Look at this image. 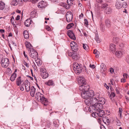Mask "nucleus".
Listing matches in <instances>:
<instances>
[{
  "label": "nucleus",
  "instance_id": "nucleus-1",
  "mask_svg": "<svg viewBox=\"0 0 129 129\" xmlns=\"http://www.w3.org/2000/svg\"><path fill=\"white\" fill-rule=\"evenodd\" d=\"M86 92L82 93L81 96L83 98L85 99L84 102L86 105L91 106V101L90 99V98L93 97L94 95V92L92 90H90L89 92Z\"/></svg>",
  "mask_w": 129,
  "mask_h": 129
},
{
  "label": "nucleus",
  "instance_id": "nucleus-47",
  "mask_svg": "<svg viewBox=\"0 0 129 129\" xmlns=\"http://www.w3.org/2000/svg\"><path fill=\"white\" fill-rule=\"evenodd\" d=\"M123 76L124 77V78L125 79L127 78L128 77V75L126 73H124Z\"/></svg>",
  "mask_w": 129,
  "mask_h": 129
},
{
  "label": "nucleus",
  "instance_id": "nucleus-56",
  "mask_svg": "<svg viewBox=\"0 0 129 129\" xmlns=\"http://www.w3.org/2000/svg\"><path fill=\"white\" fill-rule=\"evenodd\" d=\"M110 71L111 73H112L114 72V70L112 68H111L110 69Z\"/></svg>",
  "mask_w": 129,
  "mask_h": 129
},
{
  "label": "nucleus",
  "instance_id": "nucleus-55",
  "mask_svg": "<svg viewBox=\"0 0 129 129\" xmlns=\"http://www.w3.org/2000/svg\"><path fill=\"white\" fill-rule=\"evenodd\" d=\"M111 95L112 96V97H115V94L113 92H112L111 93Z\"/></svg>",
  "mask_w": 129,
  "mask_h": 129
},
{
  "label": "nucleus",
  "instance_id": "nucleus-46",
  "mask_svg": "<svg viewBox=\"0 0 129 129\" xmlns=\"http://www.w3.org/2000/svg\"><path fill=\"white\" fill-rule=\"evenodd\" d=\"M125 60L127 63L129 64V55L126 56Z\"/></svg>",
  "mask_w": 129,
  "mask_h": 129
},
{
  "label": "nucleus",
  "instance_id": "nucleus-27",
  "mask_svg": "<svg viewBox=\"0 0 129 129\" xmlns=\"http://www.w3.org/2000/svg\"><path fill=\"white\" fill-rule=\"evenodd\" d=\"M67 34L69 37L71 39H73V31L71 30H68L67 32Z\"/></svg>",
  "mask_w": 129,
  "mask_h": 129
},
{
  "label": "nucleus",
  "instance_id": "nucleus-54",
  "mask_svg": "<svg viewBox=\"0 0 129 129\" xmlns=\"http://www.w3.org/2000/svg\"><path fill=\"white\" fill-rule=\"evenodd\" d=\"M89 67L90 68H91L92 69H94L95 68L94 65V64H90Z\"/></svg>",
  "mask_w": 129,
  "mask_h": 129
},
{
  "label": "nucleus",
  "instance_id": "nucleus-61",
  "mask_svg": "<svg viewBox=\"0 0 129 129\" xmlns=\"http://www.w3.org/2000/svg\"><path fill=\"white\" fill-rule=\"evenodd\" d=\"M97 2L98 3H101L102 2V0H96Z\"/></svg>",
  "mask_w": 129,
  "mask_h": 129
},
{
  "label": "nucleus",
  "instance_id": "nucleus-24",
  "mask_svg": "<svg viewBox=\"0 0 129 129\" xmlns=\"http://www.w3.org/2000/svg\"><path fill=\"white\" fill-rule=\"evenodd\" d=\"M25 88L27 92H28L30 90V83L29 82H27L25 84Z\"/></svg>",
  "mask_w": 129,
  "mask_h": 129
},
{
  "label": "nucleus",
  "instance_id": "nucleus-21",
  "mask_svg": "<svg viewBox=\"0 0 129 129\" xmlns=\"http://www.w3.org/2000/svg\"><path fill=\"white\" fill-rule=\"evenodd\" d=\"M105 24L106 27L108 28L111 26V22L110 20L107 19H106L105 21Z\"/></svg>",
  "mask_w": 129,
  "mask_h": 129
},
{
  "label": "nucleus",
  "instance_id": "nucleus-8",
  "mask_svg": "<svg viewBox=\"0 0 129 129\" xmlns=\"http://www.w3.org/2000/svg\"><path fill=\"white\" fill-rule=\"evenodd\" d=\"M2 65L3 67L6 68L9 65V60L7 58H4L2 60Z\"/></svg>",
  "mask_w": 129,
  "mask_h": 129
},
{
  "label": "nucleus",
  "instance_id": "nucleus-22",
  "mask_svg": "<svg viewBox=\"0 0 129 129\" xmlns=\"http://www.w3.org/2000/svg\"><path fill=\"white\" fill-rule=\"evenodd\" d=\"M23 36L25 38L28 39L29 37V35L28 32L26 30H25L23 31Z\"/></svg>",
  "mask_w": 129,
  "mask_h": 129
},
{
  "label": "nucleus",
  "instance_id": "nucleus-51",
  "mask_svg": "<svg viewBox=\"0 0 129 129\" xmlns=\"http://www.w3.org/2000/svg\"><path fill=\"white\" fill-rule=\"evenodd\" d=\"M104 86L107 89H109V87L108 86L106 83H104Z\"/></svg>",
  "mask_w": 129,
  "mask_h": 129
},
{
  "label": "nucleus",
  "instance_id": "nucleus-29",
  "mask_svg": "<svg viewBox=\"0 0 129 129\" xmlns=\"http://www.w3.org/2000/svg\"><path fill=\"white\" fill-rule=\"evenodd\" d=\"M35 61L38 66L39 67L41 65L42 61L41 60H40L39 59H37L36 60H35Z\"/></svg>",
  "mask_w": 129,
  "mask_h": 129
},
{
  "label": "nucleus",
  "instance_id": "nucleus-26",
  "mask_svg": "<svg viewBox=\"0 0 129 129\" xmlns=\"http://www.w3.org/2000/svg\"><path fill=\"white\" fill-rule=\"evenodd\" d=\"M16 77V74L15 73H14L11 75L10 77V80L12 81H13L15 80Z\"/></svg>",
  "mask_w": 129,
  "mask_h": 129
},
{
  "label": "nucleus",
  "instance_id": "nucleus-44",
  "mask_svg": "<svg viewBox=\"0 0 129 129\" xmlns=\"http://www.w3.org/2000/svg\"><path fill=\"white\" fill-rule=\"evenodd\" d=\"M72 53H73L72 51H69L68 52V56L71 57L72 58H73V57L72 56L73 55Z\"/></svg>",
  "mask_w": 129,
  "mask_h": 129
},
{
  "label": "nucleus",
  "instance_id": "nucleus-15",
  "mask_svg": "<svg viewBox=\"0 0 129 129\" xmlns=\"http://www.w3.org/2000/svg\"><path fill=\"white\" fill-rule=\"evenodd\" d=\"M25 44L26 48L28 49L29 51L30 50H31V49H33L32 46L29 42L26 41L25 43Z\"/></svg>",
  "mask_w": 129,
  "mask_h": 129
},
{
  "label": "nucleus",
  "instance_id": "nucleus-58",
  "mask_svg": "<svg viewBox=\"0 0 129 129\" xmlns=\"http://www.w3.org/2000/svg\"><path fill=\"white\" fill-rule=\"evenodd\" d=\"M111 12V10L110 8H108V13L109 14Z\"/></svg>",
  "mask_w": 129,
  "mask_h": 129
},
{
  "label": "nucleus",
  "instance_id": "nucleus-10",
  "mask_svg": "<svg viewBox=\"0 0 129 129\" xmlns=\"http://www.w3.org/2000/svg\"><path fill=\"white\" fill-rule=\"evenodd\" d=\"M82 89H79L80 91H82L81 92V94L82 93H86V92H89L91 90H88L89 89L90 87L87 84L83 86V87H82Z\"/></svg>",
  "mask_w": 129,
  "mask_h": 129
},
{
  "label": "nucleus",
  "instance_id": "nucleus-9",
  "mask_svg": "<svg viewBox=\"0 0 129 129\" xmlns=\"http://www.w3.org/2000/svg\"><path fill=\"white\" fill-rule=\"evenodd\" d=\"M46 70L45 69L42 68L41 69L40 72L41 75L43 79H45L48 77L49 74L46 72Z\"/></svg>",
  "mask_w": 129,
  "mask_h": 129
},
{
  "label": "nucleus",
  "instance_id": "nucleus-40",
  "mask_svg": "<svg viewBox=\"0 0 129 129\" xmlns=\"http://www.w3.org/2000/svg\"><path fill=\"white\" fill-rule=\"evenodd\" d=\"M73 26V23H70L68 24L67 27V29H70L71 27H72Z\"/></svg>",
  "mask_w": 129,
  "mask_h": 129
},
{
  "label": "nucleus",
  "instance_id": "nucleus-52",
  "mask_svg": "<svg viewBox=\"0 0 129 129\" xmlns=\"http://www.w3.org/2000/svg\"><path fill=\"white\" fill-rule=\"evenodd\" d=\"M46 29L48 31H50L51 30V29L50 27L48 26H46Z\"/></svg>",
  "mask_w": 129,
  "mask_h": 129
},
{
  "label": "nucleus",
  "instance_id": "nucleus-41",
  "mask_svg": "<svg viewBox=\"0 0 129 129\" xmlns=\"http://www.w3.org/2000/svg\"><path fill=\"white\" fill-rule=\"evenodd\" d=\"M119 40V39L117 38H113V41L114 42L116 43H118Z\"/></svg>",
  "mask_w": 129,
  "mask_h": 129
},
{
  "label": "nucleus",
  "instance_id": "nucleus-62",
  "mask_svg": "<svg viewBox=\"0 0 129 129\" xmlns=\"http://www.w3.org/2000/svg\"><path fill=\"white\" fill-rule=\"evenodd\" d=\"M125 98L126 99V101L127 102H128L129 101V98L128 97L125 96Z\"/></svg>",
  "mask_w": 129,
  "mask_h": 129
},
{
  "label": "nucleus",
  "instance_id": "nucleus-34",
  "mask_svg": "<svg viewBox=\"0 0 129 129\" xmlns=\"http://www.w3.org/2000/svg\"><path fill=\"white\" fill-rule=\"evenodd\" d=\"M94 39L98 43H100L101 41L100 39H99L98 36L97 34L95 35V36Z\"/></svg>",
  "mask_w": 129,
  "mask_h": 129
},
{
  "label": "nucleus",
  "instance_id": "nucleus-35",
  "mask_svg": "<svg viewBox=\"0 0 129 129\" xmlns=\"http://www.w3.org/2000/svg\"><path fill=\"white\" fill-rule=\"evenodd\" d=\"M100 30L104 32V30L105 29V28L104 26L103 25V24L102 23H101L100 26Z\"/></svg>",
  "mask_w": 129,
  "mask_h": 129
},
{
  "label": "nucleus",
  "instance_id": "nucleus-13",
  "mask_svg": "<svg viewBox=\"0 0 129 129\" xmlns=\"http://www.w3.org/2000/svg\"><path fill=\"white\" fill-rule=\"evenodd\" d=\"M47 4L46 2L42 1L39 3L38 6L39 8L42 9L45 8L47 6Z\"/></svg>",
  "mask_w": 129,
  "mask_h": 129
},
{
  "label": "nucleus",
  "instance_id": "nucleus-38",
  "mask_svg": "<svg viewBox=\"0 0 129 129\" xmlns=\"http://www.w3.org/2000/svg\"><path fill=\"white\" fill-rule=\"evenodd\" d=\"M83 48L86 50H88V46L87 44H83Z\"/></svg>",
  "mask_w": 129,
  "mask_h": 129
},
{
  "label": "nucleus",
  "instance_id": "nucleus-6",
  "mask_svg": "<svg viewBox=\"0 0 129 129\" xmlns=\"http://www.w3.org/2000/svg\"><path fill=\"white\" fill-rule=\"evenodd\" d=\"M29 55L30 57L36 59L38 57V53L33 49H31V50L29 51Z\"/></svg>",
  "mask_w": 129,
  "mask_h": 129
},
{
  "label": "nucleus",
  "instance_id": "nucleus-60",
  "mask_svg": "<svg viewBox=\"0 0 129 129\" xmlns=\"http://www.w3.org/2000/svg\"><path fill=\"white\" fill-rule=\"evenodd\" d=\"M26 76L28 77L29 78H30V79L31 80H33V77H30V76H29V75H26Z\"/></svg>",
  "mask_w": 129,
  "mask_h": 129
},
{
  "label": "nucleus",
  "instance_id": "nucleus-20",
  "mask_svg": "<svg viewBox=\"0 0 129 129\" xmlns=\"http://www.w3.org/2000/svg\"><path fill=\"white\" fill-rule=\"evenodd\" d=\"M97 112L99 113L98 116L100 117H102L105 114L104 111L103 110H100Z\"/></svg>",
  "mask_w": 129,
  "mask_h": 129
},
{
  "label": "nucleus",
  "instance_id": "nucleus-2",
  "mask_svg": "<svg viewBox=\"0 0 129 129\" xmlns=\"http://www.w3.org/2000/svg\"><path fill=\"white\" fill-rule=\"evenodd\" d=\"M78 49V46L77 43L73 41V59L74 60H77L79 58Z\"/></svg>",
  "mask_w": 129,
  "mask_h": 129
},
{
  "label": "nucleus",
  "instance_id": "nucleus-3",
  "mask_svg": "<svg viewBox=\"0 0 129 129\" xmlns=\"http://www.w3.org/2000/svg\"><path fill=\"white\" fill-rule=\"evenodd\" d=\"M78 82L79 85V89H82L83 86L87 84V81L82 76L79 77L78 78Z\"/></svg>",
  "mask_w": 129,
  "mask_h": 129
},
{
  "label": "nucleus",
  "instance_id": "nucleus-45",
  "mask_svg": "<svg viewBox=\"0 0 129 129\" xmlns=\"http://www.w3.org/2000/svg\"><path fill=\"white\" fill-rule=\"evenodd\" d=\"M28 0H23L25 2H26ZM30 1H31L32 3H34L38 1V0H30Z\"/></svg>",
  "mask_w": 129,
  "mask_h": 129
},
{
  "label": "nucleus",
  "instance_id": "nucleus-12",
  "mask_svg": "<svg viewBox=\"0 0 129 129\" xmlns=\"http://www.w3.org/2000/svg\"><path fill=\"white\" fill-rule=\"evenodd\" d=\"M101 72L104 75L107 71V68L106 65L103 63H102L100 65Z\"/></svg>",
  "mask_w": 129,
  "mask_h": 129
},
{
  "label": "nucleus",
  "instance_id": "nucleus-28",
  "mask_svg": "<svg viewBox=\"0 0 129 129\" xmlns=\"http://www.w3.org/2000/svg\"><path fill=\"white\" fill-rule=\"evenodd\" d=\"M5 4L1 1H0V10H3L5 7Z\"/></svg>",
  "mask_w": 129,
  "mask_h": 129
},
{
  "label": "nucleus",
  "instance_id": "nucleus-53",
  "mask_svg": "<svg viewBox=\"0 0 129 129\" xmlns=\"http://www.w3.org/2000/svg\"><path fill=\"white\" fill-rule=\"evenodd\" d=\"M126 81V79L124 78H122L121 79V82H124Z\"/></svg>",
  "mask_w": 129,
  "mask_h": 129
},
{
  "label": "nucleus",
  "instance_id": "nucleus-59",
  "mask_svg": "<svg viewBox=\"0 0 129 129\" xmlns=\"http://www.w3.org/2000/svg\"><path fill=\"white\" fill-rule=\"evenodd\" d=\"M108 129H113L112 127L110 125H108Z\"/></svg>",
  "mask_w": 129,
  "mask_h": 129
},
{
  "label": "nucleus",
  "instance_id": "nucleus-48",
  "mask_svg": "<svg viewBox=\"0 0 129 129\" xmlns=\"http://www.w3.org/2000/svg\"><path fill=\"white\" fill-rule=\"evenodd\" d=\"M119 114H120V116L121 117V113L122 112V109L121 108H119Z\"/></svg>",
  "mask_w": 129,
  "mask_h": 129
},
{
  "label": "nucleus",
  "instance_id": "nucleus-49",
  "mask_svg": "<svg viewBox=\"0 0 129 129\" xmlns=\"http://www.w3.org/2000/svg\"><path fill=\"white\" fill-rule=\"evenodd\" d=\"M121 123L120 122L119 120L117 119V125L118 126H120L121 125Z\"/></svg>",
  "mask_w": 129,
  "mask_h": 129
},
{
  "label": "nucleus",
  "instance_id": "nucleus-14",
  "mask_svg": "<svg viewBox=\"0 0 129 129\" xmlns=\"http://www.w3.org/2000/svg\"><path fill=\"white\" fill-rule=\"evenodd\" d=\"M105 100L102 97L99 98L98 99L97 102L103 106L105 103Z\"/></svg>",
  "mask_w": 129,
  "mask_h": 129
},
{
  "label": "nucleus",
  "instance_id": "nucleus-19",
  "mask_svg": "<svg viewBox=\"0 0 129 129\" xmlns=\"http://www.w3.org/2000/svg\"><path fill=\"white\" fill-rule=\"evenodd\" d=\"M115 46V45L112 43L110 45V49L112 53H114L116 51Z\"/></svg>",
  "mask_w": 129,
  "mask_h": 129
},
{
  "label": "nucleus",
  "instance_id": "nucleus-5",
  "mask_svg": "<svg viewBox=\"0 0 129 129\" xmlns=\"http://www.w3.org/2000/svg\"><path fill=\"white\" fill-rule=\"evenodd\" d=\"M90 108L91 107L92 108L93 111H98L99 110L102 109L103 107L102 105L97 102L96 103H95L94 105L90 106Z\"/></svg>",
  "mask_w": 129,
  "mask_h": 129
},
{
  "label": "nucleus",
  "instance_id": "nucleus-18",
  "mask_svg": "<svg viewBox=\"0 0 129 129\" xmlns=\"http://www.w3.org/2000/svg\"><path fill=\"white\" fill-rule=\"evenodd\" d=\"M90 100H91V106L94 105L95 103H97L98 101L97 98H96L95 97L91 98Z\"/></svg>",
  "mask_w": 129,
  "mask_h": 129
},
{
  "label": "nucleus",
  "instance_id": "nucleus-30",
  "mask_svg": "<svg viewBox=\"0 0 129 129\" xmlns=\"http://www.w3.org/2000/svg\"><path fill=\"white\" fill-rule=\"evenodd\" d=\"M94 111V112L91 114L92 116L93 117L95 118V116L97 117L98 116L99 113H98L96 111Z\"/></svg>",
  "mask_w": 129,
  "mask_h": 129
},
{
  "label": "nucleus",
  "instance_id": "nucleus-16",
  "mask_svg": "<svg viewBox=\"0 0 129 129\" xmlns=\"http://www.w3.org/2000/svg\"><path fill=\"white\" fill-rule=\"evenodd\" d=\"M122 50L120 51H116L115 52V55L118 58L121 57L123 54Z\"/></svg>",
  "mask_w": 129,
  "mask_h": 129
},
{
  "label": "nucleus",
  "instance_id": "nucleus-7",
  "mask_svg": "<svg viewBox=\"0 0 129 129\" xmlns=\"http://www.w3.org/2000/svg\"><path fill=\"white\" fill-rule=\"evenodd\" d=\"M35 96L38 99H40V100L42 102H47L46 99L44 97L43 94L39 92H37Z\"/></svg>",
  "mask_w": 129,
  "mask_h": 129
},
{
  "label": "nucleus",
  "instance_id": "nucleus-32",
  "mask_svg": "<svg viewBox=\"0 0 129 129\" xmlns=\"http://www.w3.org/2000/svg\"><path fill=\"white\" fill-rule=\"evenodd\" d=\"M60 5L61 6L64 7L66 9H69V8L70 6L66 5V4L65 3H62L61 4H60Z\"/></svg>",
  "mask_w": 129,
  "mask_h": 129
},
{
  "label": "nucleus",
  "instance_id": "nucleus-57",
  "mask_svg": "<svg viewBox=\"0 0 129 129\" xmlns=\"http://www.w3.org/2000/svg\"><path fill=\"white\" fill-rule=\"evenodd\" d=\"M116 92L117 94H119V91L118 90L117 87H116L115 89Z\"/></svg>",
  "mask_w": 129,
  "mask_h": 129
},
{
  "label": "nucleus",
  "instance_id": "nucleus-25",
  "mask_svg": "<svg viewBox=\"0 0 129 129\" xmlns=\"http://www.w3.org/2000/svg\"><path fill=\"white\" fill-rule=\"evenodd\" d=\"M21 77L19 76L16 79V83L18 86L20 85L21 84L22 82L21 81Z\"/></svg>",
  "mask_w": 129,
  "mask_h": 129
},
{
  "label": "nucleus",
  "instance_id": "nucleus-64",
  "mask_svg": "<svg viewBox=\"0 0 129 129\" xmlns=\"http://www.w3.org/2000/svg\"><path fill=\"white\" fill-rule=\"evenodd\" d=\"M72 41L71 43H70V46H71V49L72 50V48H73V43H72Z\"/></svg>",
  "mask_w": 129,
  "mask_h": 129
},
{
  "label": "nucleus",
  "instance_id": "nucleus-50",
  "mask_svg": "<svg viewBox=\"0 0 129 129\" xmlns=\"http://www.w3.org/2000/svg\"><path fill=\"white\" fill-rule=\"evenodd\" d=\"M84 24H85L86 25H88V22L87 19H84Z\"/></svg>",
  "mask_w": 129,
  "mask_h": 129
},
{
  "label": "nucleus",
  "instance_id": "nucleus-43",
  "mask_svg": "<svg viewBox=\"0 0 129 129\" xmlns=\"http://www.w3.org/2000/svg\"><path fill=\"white\" fill-rule=\"evenodd\" d=\"M108 6V4L106 3H105L103 4L102 6V8H105L107 7Z\"/></svg>",
  "mask_w": 129,
  "mask_h": 129
},
{
  "label": "nucleus",
  "instance_id": "nucleus-33",
  "mask_svg": "<svg viewBox=\"0 0 129 129\" xmlns=\"http://www.w3.org/2000/svg\"><path fill=\"white\" fill-rule=\"evenodd\" d=\"M11 5H12L14 6H16L18 4L17 1V0H13L12 1L11 3Z\"/></svg>",
  "mask_w": 129,
  "mask_h": 129
},
{
  "label": "nucleus",
  "instance_id": "nucleus-17",
  "mask_svg": "<svg viewBox=\"0 0 129 129\" xmlns=\"http://www.w3.org/2000/svg\"><path fill=\"white\" fill-rule=\"evenodd\" d=\"M30 90L31 95L33 97L34 96L35 92L36 89L35 88L34 86H33L31 87Z\"/></svg>",
  "mask_w": 129,
  "mask_h": 129
},
{
  "label": "nucleus",
  "instance_id": "nucleus-23",
  "mask_svg": "<svg viewBox=\"0 0 129 129\" xmlns=\"http://www.w3.org/2000/svg\"><path fill=\"white\" fill-rule=\"evenodd\" d=\"M31 20L30 19H27L24 22V24L25 25V26L28 27L31 23Z\"/></svg>",
  "mask_w": 129,
  "mask_h": 129
},
{
  "label": "nucleus",
  "instance_id": "nucleus-42",
  "mask_svg": "<svg viewBox=\"0 0 129 129\" xmlns=\"http://www.w3.org/2000/svg\"><path fill=\"white\" fill-rule=\"evenodd\" d=\"M127 6V3L125 2H124L123 3L122 5V6L123 8H125Z\"/></svg>",
  "mask_w": 129,
  "mask_h": 129
},
{
  "label": "nucleus",
  "instance_id": "nucleus-37",
  "mask_svg": "<svg viewBox=\"0 0 129 129\" xmlns=\"http://www.w3.org/2000/svg\"><path fill=\"white\" fill-rule=\"evenodd\" d=\"M93 53L95 54V56L96 57H98V55L99 53V51H98L96 49H94L93 51Z\"/></svg>",
  "mask_w": 129,
  "mask_h": 129
},
{
  "label": "nucleus",
  "instance_id": "nucleus-36",
  "mask_svg": "<svg viewBox=\"0 0 129 129\" xmlns=\"http://www.w3.org/2000/svg\"><path fill=\"white\" fill-rule=\"evenodd\" d=\"M67 3L68 6H72L73 5V0H67Z\"/></svg>",
  "mask_w": 129,
  "mask_h": 129
},
{
  "label": "nucleus",
  "instance_id": "nucleus-63",
  "mask_svg": "<svg viewBox=\"0 0 129 129\" xmlns=\"http://www.w3.org/2000/svg\"><path fill=\"white\" fill-rule=\"evenodd\" d=\"M20 19V16L19 15H17L16 18V20H19Z\"/></svg>",
  "mask_w": 129,
  "mask_h": 129
},
{
  "label": "nucleus",
  "instance_id": "nucleus-4",
  "mask_svg": "<svg viewBox=\"0 0 129 129\" xmlns=\"http://www.w3.org/2000/svg\"><path fill=\"white\" fill-rule=\"evenodd\" d=\"M73 70L76 74L79 75L81 72L82 69L77 62H73Z\"/></svg>",
  "mask_w": 129,
  "mask_h": 129
},
{
  "label": "nucleus",
  "instance_id": "nucleus-31",
  "mask_svg": "<svg viewBox=\"0 0 129 129\" xmlns=\"http://www.w3.org/2000/svg\"><path fill=\"white\" fill-rule=\"evenodd\" d=\"M45 84L48 86L52 85L53 84V83L52 80H49L48 82H46Z\"/></svg>",
  "mask_w": 129,
  "mask_h": 129
},
{
  "label": "nucleus",
  "instance_id": "nucleus-11",
  "mask_svg": "<svg viewBox=\"0 0 129 129\" xmlns=\"http://www.w3.org/2000/svg\"><path fill=\"white\" fill-rule=\"evenodd\" d=\"M66 18L68 22H70L73 19V14L71 12H68L66 14Z\"/></svg>",
  "mask_w": 129,
  "mask_h": 129
},
{
  "label": "nucleus",
  "instance_id": "nucleus-39",
  "mask_svg": "<svg viewBox=\"0 0 129 129\" xmlns=\"http://www.w3.org/2000/svg\"><path fill=\"white\" fill-rule=\"evenodd\" d=\"M115 6L116 8L118 9H120L122 7L121 5L119 3H118L116 4V5Z\"/></svg>",
  "mask_w": 129,
  "mask_h": 129
}]
</instances>
